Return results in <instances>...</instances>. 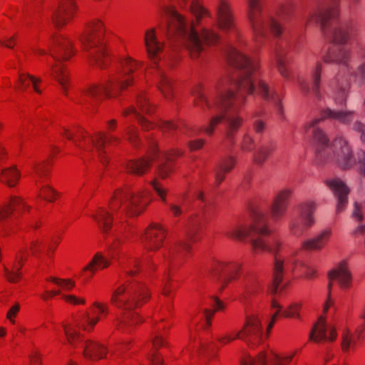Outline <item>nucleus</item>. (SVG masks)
<instances>
[{"label":"nucleus","instance_id":"69168bd1","mask_svg":"<svg viewBox=\"0 0 365 365\" xmlns=\"http://www.w3.org/2000/svg\"><path fill=\"white\" fill-rule=\"evenodd\" d=\"M19 309V304H16L8 311L6 317L12 323L14 322L12 317H14L18 313Z\"/></svg>","mask_w":365,"mask_h":365},{"label":"nucleus","instance_id":"603ef678","mask_svg":"<svg viewBox=\"0 0 365 365\" xmlns=\"http://www.w3.org/2000/svg\"><path fill=\"white\" fill-rule=\"evenodd\" d=\"M258 290V285L254 282H250L245 286V292L242 297L244 303L249 300L250 297L256 294Z\"/></svg>","mask_w":365,"mask_h":365},{"label":"nucleus","instance_id":"13d9d810","mask_svg":"<svg viewBox=\"0 0 365 365\" xmlns=\"http://www.w3.org/2000/svg\"><path fill=\"white\" fill-rule=\"evenodd\" d=\"M151 185L156 192V193L160 196L161 200L163 202H166V193L167 190L162 187V185L158 182L155 180L151 182Z\"/></svg>","mask_w":365,"mask_h":365},{"label":"nucleus","instance_id":"f704fd0d","mask_svg":"<svg viewBox=\"0 0 365 365\" xmlns=\"http://www.w3.org/2000/svg\"><path fill=\"white\" fill-rule=\"evenodd\" d=\"M20 255L16 257V259L18 262V264L14 263L12 267V269L9 270L8 268H4L5 275L7 279L10 282H17L21 277V272H20L21 267L23 265V255L25 252L24 250H20Z\"/></svg>","mask_w":365,"mask_h":365},{"label":"nucleus","instance_id":"e433bc0d","mask_svg":"<svg viewBox=\"0 0 365 365\" xmlns=\"http://www.w3.org/2000/svg\"><path fill=\"white\" fill-rule=\"evenodd\" d=\"M284 273V260L280 256L276 255L274 257V263L273 268V284L272 288V292H277L279 283L282 280Z\"/></svg>","mask_w":365,"mask_h":365},{"label":"nucleus","instance_id":"9b49d317","mask_svg":"<svg viewBox=\"0 0 365 365\" xmlns=\"http://www.w3.org/2000/svg\"><path fill=\"white\" fill-rule=\"evenodd\" d=\"M71 41L62 36H58L53 38V46L50 47L51 56L56 61L54 65H51V75L58 81L63 93L67 95L68 74L61 63V59H68L72 53Z\"/></svg>","mask_w":365,"mask_h":365},{"label":"nucleus","instance_id":"e2e57ef3","mask_svg":"<svg viewBox=\"0 0 365 365\" xmlns=\"http://www.w3.org/2000/svg\"><path fill=\"white\" fill-rule=\"evenodd\" d=\"M127 135H128V140L134 145H137L138 141V136L133 128H128Z\"/></svg>","mask_w":365,"mask_h":365},{"label":"nucleus","instance_id":"7ed1b4c3","mask_svg":"<svg viewBox=\"0 0 365 365\" xmlns=\"http://www.w3.org/2000/svg\"><path fill=\"white\" fill-rule=\"evenodd\" d=\"M145 287L140 283L128 280L113 290L110 302L112 304L123 310L121 317L115 321L116 329L122 333H130L135 326L143 322L138 314L134 312L149 298Z\"/></svg>","mask_w":365,"mask_h":365},{"label":"nucleus","instance_id":"ea45409f","mask_svg":"<svg viewBox=\"0 0 365 365\" xmlns=\"http://www.w3.org/2000/svg\"><path fill=\"white\" fill-rule=\"evenodd\" d=\"M93 218L98 224L101 231L104 234H107L111 227L112 217L110 213L104 209H101L97 215H93Z\"/></svg>","mask_w":365,"mask_h":365},{"label":"nucleus","instance_id":"338daca9","mask_svg":"<svg viewBox=\"0 0 365 365\" xmlns=\"http://www.w3.org/2000/svg\"><path fill=\"white\" fill-rule=\"evenodd\" d=\"M45 197L47 200L51 202L53 200V196L56 195V191L50 187H46L43 190Z\"/></svg>","mask_w":365,"mask_h":365},{"label":"nucleus","instance_id":"4be33fe9","mask_svg":"<svg viewBox=\"0 0 365 365\" xmlns=\"http://www.w3.org/2000/svg\"><path fill=\"white\" fill-rule=\"evenodd\" d=\"M76 6L73 0H61L58 9L53 13L52 21L57 28L66 24L73 15Z\"/></svg>","mask_w":365,"mask_h":365},{"label":"nucleus","instance_id":"c85d7f7f","mask_svg":"<svg viewBox=\"0 0 365 365\" xmlns=\"http://www.w3.org/2000/svg\"><path fill=\"white\" fill-rule=\"evenodd\" d=\"M152 344L153 346V351H150L147 354V359L150 361L151 365H163V359L158 351V349L165 345L164 339L161 334L156 331L152 339Z\"/></svg>","mask_w":365,"mask_h":365},{"label":"nucleus","instance_id":"c9c22d12","mask_svg":"<svg viewBox=\"0 0 365 365\" xmlns=\"http://www.w3.org/2000/svg\"><path fill=\"white\" fill-rule=\"evenodd\" d=\"M180 4L187 9L195 17L196 21L205 16L209 15V12L198 1V0H180Z\"/></svg>","mask_w":365,"mask_h":365},{"label":"nucleus","instance_id":"4c0bfd02","mask_svg":"<svg viewBox=\"0 0 365 365\" xmlns=\"http://www.w3.org/2000/svg\"><path fill=\"white\" fill-rule=\"evenodd\" d=\"M328 328L322 317L319 319L312 329L309 334V340L319 342L327 339Z\"/></svg>","mask_w":365,"mask_h":365},{"label":"nucleus","instance_id":"864d4df0","mask_svg":"<svg viewBox=\"0 0 365 365\" xmlns=\"http://www.w3.org/2000/svg\"><path fill=\"white\" fill-rule=\"evenodd\" d=\"M356 170L361 175L365 176V152L364 150L357 153Z\"/></svg>","mask_w":365,"mask_h":365},{"label":"nucleus","instance_id":"dca6fc26","mask_svg":"<svg viewBox=\"0 0 365 365\" xmlns=\"http://www.w3.org/2000/svg\"><path fill=\"white\" fill-rule=\"evenodd\" d=\"M295 353L282 357L272 351L269 355L262 351L259 354L256 359H253L246 353L240 360V364L241 365H267L269 361L271 365H285L291 361Z\"/></svg>","mask_w":365,"mask_h":365},{"label":"nucleus","instance_id":"f257e3e1","mask_svg":"<svg viewBox=\"0 0 365 365\" xmlns=\"http://www.w3.org/2000/svg\"><path fill=\"white\" fill-rule=\"evenodd\" d=\"M229 63L237 71V78L221 81L216 87L215 94L207 97L202 86L193 91L195 106L207 115H210L209 123L196 129L186 126L181 130L187 138H192L203 130L211 135L217 125L224 122L226 126V138L234 143L233 133L240 126L242 118L237 111L245 101L246 93H257L267 101L272 103L279 115H283L281 98L275 91H270L268 85L259 78L257 63L249 58L235 48L230 47L227 51Z\"/></svg>","mask_w":365,"mask_h":365},{"label":"nucleus","instance_id":"c756f323","mask_svg":"<svg viewBox=\"0 0 365 365\" xmlns=\"http://www.w3.org/2000/svg\"><path fill=\"white\" fill-rule=\"evenodd\" d=\"M330 235L331 230L326 229L316 237L304 241L302 248L306 250H321L328 241Z\"/></svg>","mask_w":365,"mask_h":365},{"label":"nucleus","instance_id":"a878e982","mask_svg":"<svg viewBox=\"0 0 365 365\" xmlns=\"http://www.w3.org/2000/svg\"><path fill=\"white\" fill-rule=\"evenodd\" d=\"M26 207L22 200L18 197L13 196L10 199L9 205L0 211V230L5 234H8L11 230V224L9 220V217L14 210L19 207Z\"/></svg>","mask_w":365,"mask_h":365},{"label":"nucleus","instance_id":"5fc2aeb1","mask_svg":"<svg viewBox=\"0 0 365 365\" xmlns=\"http://www.w3.org/2000/svg\"><path fill=\"white\" fill-rule=\"evenodd\" d=\"M137 105L138 108L142 113H149L151 112L152 108L148 101V99L144 96L141 95L138 97Z\"/></svg>","mask_w":365,"mask_h":365},{"label":"nucleus","instance_id":"6e6552de","mask_svg":"<svg viewBox=\"0 0 365 365\" xmlns=\"http://www.w3.org/2000/svg\"><path fill=\"white\" fill-rule=\"evenodd\" d=\"M149 148V156L147 158L130 160L126 164L128 173L141 175L145 173L150 165V162L155 160L158 161V170L161 178H165L172 170L171 158L173 155L179 156L182 152L173 150L170 153H160L156 147L155 140L147 137Z\"/></svg>","mask_w":365,"mask_h":365},{"label":"nucleus","instance_id":"bb28decb","mask_svg":"<svg viewBox=\"0 0 365 365\" xmlns=\"http://www.w3.org/2000/svg\"><path fill=\"white\" fill-rule=\"evenodd\" d=\"M145 45L148 57L153 60L155 63L160 59L159 54L163 50V46L157 40L154 29L148 30L145 35Z\"/></svg>","mask_w":365,"mask_h":365},{"label":"nucleus","instance_id":"423d86ee","mask_svg":"<svg viewBox=\"0 0 365 365\" xmlns=\"http://www.w3.org/2000/svg\"><path fill=\"white\" fill-rule=\"evenodd\" d=\"M338 5V0H332L331 4L328 7L319 9L311 13L306 22L319 24L321 30L327 38L336 44L342 45L354 33V26L351 22L337 23Z\"/></svg>","mask_w":365,"mask_h":365},{"label":"nucleus","instance_id":"473e14b6","mask_svg":"<svg viewBox=\"0 0 365 365\" xmlns=\"http://www.w3.org/2000/svg\"><path fill=\"white\" fill-rule=\"evenodd\" d=\"M332 83L335 90L334 100L336 103L342 105L347 97L349 83L346 79H341V76L338 75Z\"/></svg>","mask_w":365,"mask_h":365},{"label":"nucleus","instance_id":"f03ea898","mask_svg":"<svg viewBox=\"0 0 365 365\" xmlns=\"http://www.w3.org/2000/svg\"><path fill=\"white\" fill-rule=\"evenodd\" d=\"M321 118H316L307 123L305 132H311L313 139L317 145V158L322 163L336 162L343 170H349L354 164L352 150L348 141L343 137H336L332 145L329 144V138L317 124L323 119L335 120L344 125L350 124L353 120L355 112L347 110H332L327 108L322 112Z\"/></svg>","mask_w":365,"mask_h":365},{"label":"nucleus","instance_id":"f3484780","mask_svg":"<svg viewBox=\"0 0 365 365\" xmlns=\"http://www.w3.org/2000/svg\"><path fill=\"white\" fill-rule=\"evenodd\" d=\"M240 268L237 262H224L215 261L210 268V273L212 277L220 279L222 284H225L234 279Z\"/></svg>","mask_w":365,"mask_h":365},{"label":"nucleus","instance_id":"72a5a7b5","mask_svg":"<svg viewBox=\"0 0 365 365\" xmlns=\"http://www.w3.org/2000/svg\"><path fill=\"white\" fill-rule=\"evenodd\" d=\"M21 178V173L15 165L2 168L0 181L10 187H14Z\"/></svg>","mask_w":365,"mask_h":365},{"label":"nucleus","instance_id":"2eb2a0df","mask_svg":"<svg viewBox=\"0 0 365 365\" xmlns=\"http://www.w3.org/2000/svg\"><path fill=\"white\" fill-rule=\"evenodd\" d=\"M315 210L316 204L313 201H307L298 206V217L290 225L293 235L296 237L302 235L307 229L315 223L314 217Z\"/></svg>","mask_w":365,"mask_h":365},{"label":"nucleus","instance_id":"de8ad7c7","mask_svg":"<svg viewBox=\"0 0 365 365\" xmlns=\"http://www.w3.org/2000/svg\"><path fill=\"white\" fill-rule=\"evenodd\" d=\"M98 321V317L91 318L89 314L86 312L81 316L80 319L77 322V325L84 328L85 329H87L88 327H90L91 329H92Z\"/></svg>","mask_w":365,"mask_h":365},{"label":"nucleus","instance_id":"774afa93","mask_svg":"<svg viewBox=\"0 0 365 365\" xmlns=\"http://www.w3.org/2000/svg\"><path fill=\"white\" fill-rule=\"evenodd\" d=\"M65 290L69 291L75 286V282L71 279H62V282L59 284Z\"/></svg>","mask_w":365,"mask_h":365},{"label":"nucleus","instance_id":"a211bd4d","mask_svg":"<svg viewBox=\"0 0 365 365\" xmlns=\"http://www.w3.org/2000/svg\"><path fill=\"white\" fill-rule=\"evenodd\" d=\"M217 25L225 32L235 30V21L230 5L225 0H219L216 6Z\"/></svg>","mask_w":365,"mask_h":365},{"label":"nucleus","instance_id":"20e7f679","mask_svg":"<svg viewBox=\"0 0 365 365\" xmlns=\"http://www.w3.org/2000/svg\"><path fill=\"white\" fill-rule=\"evenodd\" d=\"M165 12L169 33L182 41L192 58L202 56L207 46L219 41V36L212 29L202 28L199 31L193 22L185 21L173 8H166Z\"/></svg>","mask_w":365,"mask_h":365},{"label":"nucleus","instance_id":"1a4fd4ad","mask_svg":"<svg viewBox=\"0 0 365 365\" xmlns=\"http://www.w3.org/2000/svg\"><path fill=\"white\" fill-rule=\"evenodd\" d=\"M261 1L246 0L247 16L256 38L264 36L268 30L279 36L282 33L281 22L263 12Z\"/></svg>","mask_w":365,"mask_h":365},{"label":"nucleus","instance_id":"c03bdc74","mask_svg":"<svg viewBox=\"0 0 365 365\" xmlns=\"http://www.w3.org/2000/svg\"><path fill=\"white\" fill-rule=\"evenodd\" d=\"M41 78H35L34 76L28 73L19 74L18 82L20 84L19 89L25 90L29 86V83L31 82L34 86V88L36 92L41 93V90L37 87L36 83L41 82Z\"/></svg>","mask_w":365,"mask_h":365},{"label":"nucleus","instance_id":"7c9ffc66","mask_svg":"<svg viewBox=\"0 0 365 365\" xmlns=\"http://www.w3.org/2000/svg\"><path fill=\"white\" fill-rule=\"evenodd\" d=\"M83 354L90 359H99L104 357L107 349L102 344L92 341H86L83 344Z\"/></svg>","mask_w":365,"mask_h":365},{"label":"nucleus","instance_id":"9d476101","mask_svg":"<svg viewBox=\"0 0 365 365\" xmlns=\"http://www.w3.org/2000/svg\"><path fill=\"white\" fill-rule=\"evenodd\" d=\"M104 29L100 21H96L90 26L89 29L80 40L88 51L92 61L101 68H103L108 61V56L103 41Z\"/></svg>","mask_w":365,"mask_h":365},{"label":"nucleus","instance_id":"5701e85b","mask_svg":"<svg viewBox=\"0 0 365 365\" xmlns=\"http://www.w3.org/2000/svg\"><path fill=\"white\" fill-rule=\"evenodd\" d=\"M165 237V231L161 226L153 224L146 230L142 240L146 249L153 250L161 246Z\"/></svg>","mask_w":365,"mask_h":365},{"label":"nucleus","instance_id":"680f3d73","mask_svg":"<svg viewBox=\"0 0 365 365\" xmlns=\"http://www.w3.org/2000/svg\"><path fill=\"white\" fill-rule=\"evenodd\" d=\"M204 140L198 139L195 140H190L187 142V146L191 151L198 150L204 145Z\"/></svg>","mask_w":365,"mask_h":365},{"label":"nucleus","instance_id":"0e129e2a","mask_svg":"<svg viewBox=\"0 0 365 365\" xmlns=\"http://www.w3.org/2000/svg\"><path fill=\"white\" fill-rule=\"evenodd\" d=\"M30 250L33 255L38 257L41 252L40 242L38 241H32L30 245Z\"/></svg>","mask_w":365,"mask_h":365},{"label":"nucleus","instance_id":"4468645a","mask_svg":"<svg viewBox=\"0 0 365 365\" xmlns=\"http://www.w3.org/2000/svg\"><path fill=\"white\" fill-rule=\"evenodd\" d=\"M323 59L325 63H335L345 66L347 72L354 77V81L359 86L365 83V64H360L355 71L351 72L349 66L350 51L346 46H333L323 57Z\"/></svg>","mask_w":365,"mask_h":365},{"label":"nucleus","instance_id":"bf43d9fd","mask_svg":"<svg viewBox=\"0 0 365 365\" xmlns=\"http://www.w3.org/2000/svg\"><path fill=\"white\" fill-rule=\"evenodd\" d=\"M253 139L248 134H245L241 145L242 149L245 151H251L253 149Z\"/></svg>","mask_w":365,"mask_h":365},{"label":"nucleus","instance_id":"a19ab883","mask_svg":"<svg viewBox=\"0 0 365 365\" xmlns=\"http://www.w3.org/2000/svg\"><path fill=\"white\" fill-rule=\"evenodd\" d=\"M274 144L269 143L268 144H263L259 147L256 153L254 154V161L257 165H262L270 153L274 149Z\"/></svg>","mask_w":365,"mask_h":365},{"label":"nucleus","instance_id":"0eeeda50","mask_svg":"<svg viewBox=\"0 0 365 365\" xmlns=\"http://www.w3.org/2000/svg\"><path fill=\"white\" fill-rule=\"evenodd\" d=\"M123 73L115 81H108L106 84H93L85 90L77 101L79 104L89 103L95 105L103 99L105 94L107 97H111V91L120 90L130 85L133 78L130 77L138 66V63L132 58H128L123 61Z\"/></svg>","mask_w":365,"mask_h":365},{"label":"nucleus","instance_id":"79ce46f5","mask_svg":"<svg viewBox=\"0 0 365 365\" xmlns=\"http://www.w3.org/2000/svg\"><path fill=\"white\" fill-rule=\"evenodd\" d=\"M158 87L165 98H169L173 91V82L170 78L162 71L158 72Z\"/></svg>","mask_w":365,"mask_h":365},{"label":"nucleus","instance_id":"aec40b11","mask_svg":"<svg viewBox=\"0 0 365 365\" xmlns=\"http://www.w3.org/2000/svg\"><path fill=\"white\" fill-rule=\"evenodd\" d=\"M327 185L334 192L337 199L336 212H342L348 203V194L349 189L346 185L340 179L334 178L327 180Z\"/></svg>","mask_w":365,"mask_h":365},{"label":"nucleus","instance_id":"8fccbe9b","mask_svg":"<svg viewBox=\"0 0 365 365\" xmlns=\"http://www.w3.org/2000/svg\"><path fill=\"white\" fill-rule=\"evenodd\" d=\"M63 327L68 342L71 346H74L79 341L81 340L79 334L71 327H68L66 325H63Z\"/></svg>","mask_w":365,"mask_h":365},{"label":"nucleus","instance_id":"412c9836","mask_svg":"<svg viewBox=\"0 0 365 365\" xmlns=\"http://www.w3.org/2000/svg\"><path fill=\"white\" fill-rule=\"evenodd\" d=\"M120 138L111 135H106L101 132H98L94 138L91 137L90 141L92 144L93 150L98 154V156L103 165H106L108 162L106 156L104 148L106 144L110 145L112 143H118L120 142Z\"/></svg>","mask_w":365,"mask_h":365},{"label":"nucleus","instance_id":"2f4dec72","mask_svg":"<svg viewBox=\"0 0 365 365\" xmlns=\"http://www.w3.org/2000/svg\"><path fill=\"white\" fill-rule=\"evenodd\" d=\"M235 164V159L232 156L222 158L215 168V182L217 185L224 180L225 173L230 171Z\"/></svg>","mask_w":365,"mask_h":365},{"label":"nucleus","instance_id":"4d7b16f0","mask_svg":"<svg viewBox=\"0 0 365 365\" xmlns=\"http://www.w3.org/2000/svg\"><path fill=\"white\" fill-rule=\"evenodd\" d=\"M159 128L165 133L171 135L177 129V125L171 121L161 120L158 124Z\"/></svg>","mask_w":365,"mask_h":365},{"label":"nucleus","instance_id":"49530a36","mask_svg":"<svg viewBox=\"0 0 365 365\" xmlns=\"http://www.w3.org/2000/svg\"><path fill=\"white\" fill-rule=\"evenodd\" d=\"M210 306L214 307V309H205L203 312L205 315L207 326L211 325V318L214 315L216 311L222 310L225 308V305L218 298L213 297L211 299Z\"/></svg>","mask_w":365,"mask_h":365},{"label":"nucleus","instance_id":"cd10ccee","mask_svg":"<svg viewBox=\"0 0 365 365\" xmlns=\"http://www.w3.org/2000/svg\"><path fill=\"white\" fill-rule=\"evenodd\" d=\"M274 59L276 67L281 76L286 78H290L289 69V59L287 56V51L284 46L277 45L274 51Z\"/></svg>","mask_w":365,"mask_h":365},{"label":"nucleus","instance_id":"37998d69","mask_svg":"<svg viewBox=\"0 0 365 365\" xmlns=\"http://www.w3.org/2000/svg\"><path fill=\"white\" fill-rule=\"evenodd\" d=\"M321 71H322V63L319 61L316 63L314 68L312 71V90L313 93L317 98H321V94L319 92V83H320V76H321Z\"/></svg>","mask_w":365,"mask_h":365},{"label":"nucleus","instance_id":"b1692460","mask_svg":"<svg viewBox=\"0 0 365 365\" xmlns=\"http://www.w3.org/2000/svg\"><path fill=\"white\" fill-rule=\"evenodd\" d=\"M291 190L288 189L279 191L270 205V215L274 220L280 219L286 212Z\"/></svg>","mask_w":365,"mask_h":365},{"label":"nucleus","instance_id":"09e8293b","mask_svg":"<svg viewBox=\"0 0 365 365\" xmlns=\"http://www.w3.org/2000/svg\"><path fill=\"white\" fill-rule=\"evenodd\" d=\"M361 330H357L356 335H351L349 331L344 332L342 336L341 347L343 351H347L350 345L354 344L356 337H360Z\"/></svg>","mask_w":365,"mask_h":365},{"label":"nucleus","instance_id":"a18cd8bd","mask_svg":"<svg viewBox=\"0 0 365 365\" xmlns=\"http://www.w3.org/2000/svg\"><path fill=\"white\" fill-rule=\"evenodd\" d=\"M122 267L128 277H134L139 272L140 260L136 257H129Z\"/></svg>","mask_w":365,"mask_h":365},{"label":"nucleus","instance_id":"58836bf2","mask_svg":"<svg viewBox=\"0 0 365 365\" xmlns=\"http://www.w3.org/2000/svg\"><path fill=\"white\" fill-rule=\"evenodd\" d=\"M110 262L101 253H96L92 260L83 268V271H91L93 273L99 268L104 269L109 266Z\"/></svg>","mask_w":365,"mask_h":365},{"label":"nucleus","instance_id":"ddd939ff","mask_svg":"<svg viewBox=\"0 0 365 365\" xmlns=\"http://www.w3.org/2000/svg\"><path fill=\"white\" fill-rule=\"evenodd\" d=\"M142 197L140 193L135 194L128 187L118 189L114 193L110 208L115 211L118 207H122L123 211L131 215H138L148 205L147 202L142 200Z\"/></svg>","mask_w":365,"mask_h":365},{"label":"nucleus","instance_id":"6e6d98bb","mask_svg":"<svg viewBox=\"0 0 365 365\" xmlns=\"http://www.w3.org/2000/svg\"><path fill=\"white\" fill-rule=\"evenodd\" d=\"M300 304H291L287 309L282 312V316L284 317H299V310Z\"/></svg>","mask_w":365,"mask_h":365},{"label":"nucleus","instance_id":"393cba45","mask_svg":"<svg viewBox=\"0 0 365 365\" xmlns=\"http://www.w3.org/2000/svg\"><path fill=\"white\" fill-rule=\"evenodd\" d=\"M200 226V222L197 219H192L190 222L189 227L186 232V240L179 242L176 244L170 251V257L175 255L180 256L183 252H189L190 245L188 244L187 240L193 239L195 234L197 232Z\"/></svg>","mask_w":365,"mask_h":365},{"label":"nucleus","instance_id":"f8f14e48","mask_svg":"<svg viewBox=\"0 0 365 365\" xmlns=\"http://www.w3.org/2000/svg\"><path fill=\"white\" fill-rule=\"evenodd\" d=\"M262 336V326L259 317L251 314L246 317V321L243 329L237 332L235 336L229 335L219 338V341L225 344L235 340L237 338L242 339L250 346H255L260 343Z\"/></svg>","mask_w":365,"mask_h":365},{"label":"nucleus","instance_id":"052dcab7","mask_svg":"<svg viewBox=\"0 0 365 365\" xmlns=\"http://www.w3.org/2000/svg\"><path fill=\"white\" fill-rule=\"evenodd\" d=\"M272 308L274 309H276V312L273 314L272 315V321L269 324L268 327H267V331L269 332L271 329L272 328L274 324V322H275V319L277 317V316L282 312V307L279 304H278L275 301H273L272 302Z\"/></svg>","mask_w":365,"mask_h":365},{"label":"nucleus","instance_id":"6ab92c4d","mask_svg":"<svg viewBox=\"0 0 365 365\" xmlns=\"http://www.w3.org/2000/svg\"><path fill=\"white\" fill-rule=\"evenodd\" d=\"M329 283L328 284L329 294L332 286V280H336L343 289H349L351 286L352 275L345 262L339 264L336 269H331L328 274Z\"/></svg>","mask_w":365,"mask_h":365},{"label":"nucleus","instance_id":"39448f33","mask_svg":"<svg viewBox=\"0 0 365 365\" xmlns=\"http://www.w3.org/2000/svg\"><path fill=\"white\" fill-rule=\"evenodd\" d=\"M252 224L249 226L236 225L227 232V235L238 240L248 238L255 253L268 251L275 253L279 242L273 239V246L267 237L269 231L267 227V217L263 209L258 205L250 207Z\"/></svg>","mask_w":365,"mask_h":365},{"label":"nucleus","instance_id":"3c124183","mask_svg":"<svg viewBox=\"0 0 365 365\" xmlns=\"http://www.w3.org/2000/svg\"><path fill=\"white\" fill-rule=\"evenodd\" d=\"M129 113H133L138 122L141 124L143 129L149 130L153 127V125L145 120L143 117L140 115V114L137 111V109L135 107H130L128 110L125 111L124 114L127 115Z\"/></svg>","mask_w":365,"mask_h":365}]
</instances>
